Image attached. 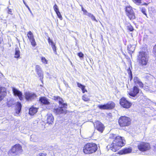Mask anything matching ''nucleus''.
<instances>
[{"mask_svg":"<svg viewBox=\"0 0 156 156\" xmlns=\"http://www.w3.org/2000/svg\"><path fill=\"white\" fill-rule=\"evenodd\" d=\"M20 52L18 48L15 49V57L16 58H19L20 56Z\"/></svg>","mask_w":156,"mask_h":156,"instance_id":"obj_25","label":"nucleus"},{"mask_svg":"<svg viewBox=\"0 0 156 156\" xmlns=\"http://www.w3.org/2000/svg\"><path fill=\"white\" fill-rule=\"evenodd\" d=\"M22 151L21 146L19 144H16L9 151L8 154L9 156H16L21 153Z\"/></svg>","mask_w":156,"mask_h":156,"instance_id":"obj_5","label":"nucleus"},{"mask_svg":"<svg viewBox=\"0 0 156 156\" xmlns=\"http://www.w3.org/2000/svg\"><path fill=\"white\" fill-rule=\"evenodd\" d=\"M23 2L24 4L26 6V5H27V4L26 3V2L24 1V0L23 1Z\"/></svg>","mask_w":156,"mask_h":156,"instance_id":"obj_52","label":"nucleus"},{"mask_svg":"<svg viewBox=\"0 0 156 156\" xmlns=\"http://www.w3.org/2000/svg\"><path fill=\"white\" fill-rule=\"evenodd\" d=\"M132 151V149L130 147L126 148L122 150L121 153L122 154H125L130 153Z\"/></svg>","mask_w":156,"mask_h":156,"instance_id":"obj_22","label":"nucleus"},{"mask_svg":"<svg viewBox=\"0 0 156 156\" xmlns=\"http://www.w3.org/2000/svg\"><path fill=\"white\" fill-rule=\"evenodd\" d=\"M5 89L4 87H0V101H1L6 95Z\"/></svg>","mask_w":156,"mask_h":156,"instance_id":"obj_17","label":"nucleus"},{"mask_svg":"<svg viewBox=\"0 0 156 156\" xmlns=\"http://www.w3.org/2000/svg\"><path fill=\"white\" fill-rule=\"evenodd\" d=\"M139 92V88L135 86L133 89H131L129 93V94L130 96L133 97L134 99H135L136 98L135 97Z\"/></svg>","mask_w":156,"mask_h":156,"instance_id":"obj_11","label":"nucleus"},{"mask_svg":"<svg viewBox=\"0 0 156 156\" xmlns=\"http://www.w3.org/2000/svg\"><path fill=\"white\" fill-rule=\"evenodd\" d=\"M82 10L84 12V14L85 15L87 12V11L86 10L84 9L83 7L82 8Z\"/></svg>","mask_w":156,"mask_h":156,"instance_id":"obj_45","label":"nucleus"},{"mask_svg":"<svg viewBox=\"0 0 156 156\" xmlns=\"http://www.w3.org/2000/svg\"><path fill=\"white\" fill-rule=\"evenodd\" d=\"M46 154L45 153H40L37 156H46Z\"/></svg>","mask_w":156,"mask_h":156,"instance_id":"obj_40","label":"nucleus"},{"mask_svg":"<svg viewBox=\"0 0 156 156\" xmlns=\"http://www.w3.org/2000/svg\"><path fill=\"white\" fill-rule=\"evenodd\" d=\"M94 125L96 129L98 131L102 133L104 129V125L100 122L97 121L95 122Z\"/></svg>","mask_w":156,"mask_h":156,"instance_id":"obj_13","label":"nucleus"},{"mask_svg":"<svg viewBox=\"0 0 156 156\" xmlns=\"http://www.w3.org/2000/svg\"><path fill=\"white\" fill-rule=\"evenodd\" d=\"M22 105L20 102H18L16 105V113L17 114L20 113Z\"/></svg>","mask_w":156,"mask_h":156,"instance_id":"obj_23","label":"nucleus"},{"mask_svg":"<svg viewBox=\"0 0 156 156\" xmlns=\"http://www.w3.org/2000/svg\"><path fill=\"white\" fill-rule=\"evenodd\" d=\"M127 72L128 73V74H129V73H130V72H132L131 70H130V68L129 67L128 69H127Z\"/></svg>","mask_w":156,"mask_h":156,"instance_id":"obj_51","label":"nucleus"},{"mask_svg":"<svg viewBox=\"0 0 156 156\" xmlns=\"http://www.w3.org/2000/svg\"><path fill=\"white\" fill-rule=\"evenodd\" d=\"M137 147L138 150L142 152L148 151L151 149L150 143L147 142H140L138 144Z\"/></svg>","mask_w":156,"mask_h":156,"instance_id":"obj_6","label":"nucleus"},{"mask_svg":"<svg viewBox=\"0 0 156 156\" xmlns=\"http://www.w3.org/2000/svg\"><path fill=\"white\" fill-rule=\"evenodd\" d=\"M119 103L122 107L126 108H129L132 105V103L124 97L120 99Z\"/></svg>","mask_w":156,"mask_h":156,"instance_id":"obj_9","label":"nucleus"},{"mask_svg":"<svg viewBox=\"0 0 156 156\" xmlns=\"http://www.w3.org/2000/svg\"><path fill=\"white\" fill-rule=\"evenodd\" d=\"M52 49L54 51V53H55V54H57V52H56V47H55L54 48H52Z\"/></svg>","mask_w":156,"mask_h":156,"instance_id":"obj_47","label":"nucleus"},{"mask_svg":"<svg viewBox=\"0 0 156 156\" xmlns=\"http://www.w3.org/2000/svg\"><path fill=\"white\" fill-rule=\"evenodd\" d=\"M77 86L81 89L83 93H84L85 92H87V90L85 89V86L84 85L78 82L77 83Z\"/></svg>","mask_w":156,"mask_h":156,"instance_id":"obj_24","label":"nucleus"},{"mask_svg":"<svg viewBox=\"0 0 156 156\" xmlns=\"http://www.w3.org/2000/svg\"><path fill=\"white\" fill-rule=\"evenodd\" d=\"M90 18L92 20L95 21L96 22L97 21V20H96L95 16L93 15L91 16Z\"/></svg>","mask_w":156,"mask_h":156,"instance_id":"obj_42","label":"nucleus"},{"mask_svg":"<svg viewBox=\"0 0 156 156\" xmlns=\"http://www.w3.org/2000/svg\"><path fill=\"white\" fill-rule=\"evenodd\" d=\"M77 55L80 58H83L84 56L83 54L81 52L78 53Z\"/></svg>","mask_w":156,"mask_h":156,"instance_id":"obj_39","label":"nucleus"},{"mask_svg":"<svg viewBox=\"0 0 156 156\" xmlns=\"http://www.w3.org/2000/svg\"><path fill=\"white\" fill-rule=\"evenodd\" d=\"M51 149L53 151V154L56 153V152L59 151V150L58 149V146H55L54 147H52Z\"/></svg>","mask_w":156,"mask_h":156,"instance_id":"obj_27","label":"nucleus"},{"mask_svg":"<svg viewBox=\"0 0 156 156\" xmlns=\"http://www.w3.org/2000/svg\"><path fill=\"white\" fill-rule=\"evenodd\" d=\"M153 51L156 53V44L153 47Z\"/></svg>","mask_w":156,"mask_h":156,"instance_id":"obj_48","label":"nucleus"},{"mask_svg":"<svg viewBox=\"0 0 156 156\" xmlns=\"http://www.w3.org/2000/svg\"><path fill=\"white\" fill-rule=\"evenodd\" d=\"M133 2L137 5H142L141 0H133Z\"/></svg>","mask_w":156,"mask_h":156,"instance_id":"obj_31","label":"nucleus"},{"mask_svg":"<svg viewBox=\"0 0 156 156\" xmlns=\"http://www.w3.org/2000/svg\"><path fill=\"white\" fill-rule=\"evenodd\" d=\"M8 12L9 14H12V10L11 9H9Z\"/></svg>","mask_w":156,"mask_h":156,"instance_id":"obj_41","label":"nucleus"},{"mask_svg":"<svg viewBox=\"0 0 156 156\" xmlns=\"http://www.w3.org/2000/svg\"><path fill=\"white\" fill-rule=\"evenodd\" d=\"M149 112L151 116H153L156 115V110L153 108L151 109Z\"/></svg>","mask_w":156,"mask_h":156,"instance_id":"obj_28","label":"nucleus"},{"mask_svg":"<svg viewBox=\"0 0 156 156\" xmlns=\"http://www.w3.org/2000/svg\"><path fill=\"white\" fill-rule=\"evenodd\" d=\"M115 106V104L112 101L108 102L106 104L103 105H99L98 106V108L101 109L109 110L113 108Z\"/></svg>","mask_w":156,"mask_h":156,"instance_id":"obj_8","label":"nucleus"},{"mask_svg":"<svg viewBox=\"0 0 156 156\" xmlns=\"http://www.w3.org/2000/svg\"><path fill=\"white\" fill-rule=\"evenodd\" d=\"M27 36L30 40V41L33 40L34 38L33 33L31 31H29L27 34Z\"/></svg>","mask_w":156,"mask_h":156,"instance_id":"obj_26","label":"nucleus"},{"mask_svg":"<svg viewBox=\"0 0 156 156\" xmlns=\"http://www.w3.org/2000/svg\"><path fill=\"white\" fill-rule=\"evenodd\" d=\"M53 8H54V10L55 12H57L59 11L58 6H57V5H56V4H55L54 5V6H53Z\"/></svg>","mask_w":156,"mask_h":156,"instance_id":"obj_36","label":"nucleus"},{"mask_svg":"<svg viewBox=\"0 0 156 156\" xmlns=\"http://www.w3.org/2000/svg\"><path fill=\"white\" fill-rule=\"evenodd\" d=\"M2 39L0 38V44H1L2 42Z\"/></svg>","mask_w":156,"mask_h":156,"instance_id":"obj_53","label":"nucleus"},{"mask_svg":"<svg viewBox=\"0 0 156 156\" xmlns=\"http://www.w3.org/2000/svg\"><path fill=\"white\" fill-rule=\"evenodd\" d=\"M124 145L122 138L120 136H117L115 137L112 144L107 146V148L108 150H111L115 152Z\"/></svg>","mask_w":156,"mask_h":156,"instance_id":"obj_2","label":"nucleus"},{"mask_svg":"<svg viewBox=\"0 0 156 156\" xmlns=\"http://www.w3.org/2000/svg\"><path fill=\"white\" fill-rule=\"evenodd\" d=\"M97 145L93 143L86 144L83 148V152L85 154H90L95 152L97 150Z\"/></svg>","mask_w":156,"mask_h":156,"instance_id":"obj_3","label":"nucleus"},{"mask_svg":"<svg viewBox=\"0 0 156 156\" xmlns=\"http://www.w3.org/2000/svg\"><path fill=\"white\" fill-rule=\"evenodd\" d=\"M14 105V103L12 101H9L7 103V106L9 107H12Z\"/></svg>","mask_w":156,"mask_h":156,"instance_id":"obj_29","label":"nucleus"},{"mask_svg":"<svg viewBox=\"0 0 156 156\" xmlns=\"http://www.w3.org/2000/svg\"><path fill=\"white\" fill-rule=\"evenodd\" d=\"M47 122L49 124H52L54 120V117L51 113L48 114L47 115Z\"/></svg>","mask_w":156,"mask_h":156,"instance_id":"obj_18","label":"nucleus"},{"mask_svg":"<svg viewBox=\"0 0 156 156\" xmlns=\"http://www.w3.org/2000/svg\"><path fill=\"white\" fill-rule=\"evenodd\" d=\"M83 100L86 101H88L90 100L89 98L86 95L84 94L82 97Z\"/></svg>","mask_w":156,"mask_h":156,"instance_id":"obj_30","label":"nucleus"},{"mask_svg":"<svg viewBox=\"0 0 156 156\" xmlns=\"http://www.w3.org/2000/svg\"><path fill=\"white\" fill-rule=\"evenodd\" d=\"M30 41L31 42L32 45L33 46H34V47L35 46L36 44V43L35 42V39L34 38V39H33V40H31Z\"/></svg>","mask_w":156,"mask_h":156,"instance_id":"obj_35","label":"nucleus"},{"mask_svg":"<svg viewBox=\"0 0 156 156\" xmlns=\"http://www.w3.org/2000/svg\"><path fill=\"white\" fill-rule=\"evenodd\" d=\"M25 98L27 100H32L37 97V95L34 93L27 92L25 93Z\"/></svg>","mask_w":156,"mask_h":156,"instance_id":"obj_12","label":"nucleus"},{"mask_svg":"<svg viewBox=\"0 0 156 156\" xmlns=\"http://www.w3.org/2000/svg\"><path fill=\"white\" fill-rule=\"evenodd\" d=\"M129 78L130 81H131L133 79V76L132 72H130L129 73Z\"/></svg>","mask_w":156,"mask_h":156,"instance_id":"obj_38","label":"nucleus"},{"mask_svg":"<svg viewBox=\"0 0 156 156\" xmlns=\"http://www.w3.org/2000/svg\"><path fill=\"white\" fill-rule=\"evenodd\" d=\"M37 108L32 107L29 110V114L31 115H33L37 112Z\"/></svg>","mask_w":156,"mask_h":156,"instance_id":"obj_21","label":"nucleus"},{"mask_svg":"<svg viewBox=\"0 0 156 156\" xmlns=\"http://www.w3.org/2000/svg\"><path fill=\"white\" fill-rule=\"evenodd\" d=\"M127 29L130 31H133L134 29L133 27L130 24L127 25Z\"/></svg>","mask_w":156,"mask_h":156,"instance_id":"obj_32","label":"nucleus"},{"mask_svg":"<svg viewBox=\"0 0 156 156\" xmlns=\"http://www.w3.org/2000/svg\"><path fill=\"white\" fill-rule=\"evenodd\" d=\"M35 70L40 79H42L43 77V72L41 67L39 65H36Z\"/></svg>","mask_w":156,"mask_h":156,"instance_id":"obj_14","label":"nucleus"},{"mask_svg":"<svg viewBox=\"0 0 156 156\" xmlns=\"http://www.w3.org/2000/svg\"><path fill=\"white\" fill-rule=\"evenodd\" d=\"M85 15L87 16L90 17L91 16L93 15V14H91V13L88 12H87Z\"/></svg>","mask_w":156,"mask_h":156,"instance_id":"obj_43","label":"nucleus"},{"mask_svg":"<svg viewBox=\"0 0 156 156\" xmlns=\"http://www.w3.org/2000/svg\"><path fill=\"white\" fill-rule=\"evenodd\" d=\"M131 121L129 118L126 116H122L119 119V123L120 126H126L129 125Z\"/></svg>","mask_w":156,"mask_h":156,"instance_id":"obj_7","label":"nucleus"},{"mask_svg":"<svg viewBox=\"0 0 156 156\" xmlns=\"http://www.w3.org/2000/svg\"><path fill=\"white\" fill-rule=\"evenodd\" d=\"M26 7L28 8V9L30 11V12L31 14H32V12H31L30 8H29V7L28 6V5H26Z\"/></svg>","mask_w":156,"mask_h":156,"instance_id":"obj_50","label":"nucleus"},{"mask_svg":"<svg viewBox=\"0 0 156 156\" xmlns=\"http://www.w3.org/2000/svg\"><path fill=\"white\" fill-rule=\"evenodd\" d=\"M140 9H141V12L144 14L145 15V16H147V14L146 12V9H145V8L143 7V8H140Z\"/></svg>","mask_w":156,"mask_h":156,"instance_id":"obj_33","label":"nucleus"},{"mask_svg":"<svg viewBox=\"0 0 156 156\" xmlns=\"http://www.w3.org/2000/svg\"><path fill=\"white\" fill-rule=\"evenodd\" d=\"M12 90L14 95L15 96H17L20 100H23V94L20 90L15 87H12Z\"/></svg>","mask_w":156,"mask_h":156,"instance_id":"obj_15","label":"nucleus"},{"mask_svg":"<svg viewBox=\"0 0 156 156\" xmlns=\"http://www.w3.org/2000/svg\"><path fill=\"white\" fill-rule=\"evenodd\" d=\"M144 5H147V3H145Z\"/></svg>","mask_w":156,"mask_h":156,"instance_id":"obj_54","label":"nucleus"},{"mask_svg":"<svg viewBox=\"0 0 156 156\" xmlns=\"http://www.w3.org/2000/svg\"><path fill=\"white\" fill-rule=\"evenodd\" d=\"M48 42L50 44H52V42H53L50 39L49 37L48 38Z\"/></svg>","mask_w":156,"mask_h":156,"instance_id":"obj_44","label":"nucleus"},{"mask_svg":"<svg viewBox=\"0 0 156 156\" xmlns=\"http://www.w3.org/2000/svg\"><path fill=\"white\" fill-rule=\"evenodd\" d=\"M56 13L57 16H58V17L61 20H62V17L59 11H58V12H56Z\"/></svg>","mask_w":156,"mask_h":156,"instance_id":"obj_37","label":"nucleus"},{"mask_svg":"<svg viewBox=\"0 0 156 156\" xmlns=\"http://www.w3.org/2000/svg\"><path fill=\"white\" fill-rule=\"evenodd\" d=\"M135 49V46L134 45L129 44L128 46L127 50L128 52L130 54H131L134 51Z\"/></svg>","mask_w":156,"mask_h":156,"instance_id":"obj_20","label":"nucleus"},{"mask_svg":"<svg viewBox=\"0 0 156 156\" xmlns=\"http://www.w3.org/2000/svg\"><path fill=\"white\" fill-rule=\"evenodd\" d=\"M33 136L32 135V136H31V138H32V137H33Z\"/></svg>","mask_w":156,"mask_h":156,"instance_id":"obj_55","label":"nucleus"},{"mask_svg":"<svg viewBox=\"0 0 156 156\" xmlns=\"http://www.w3.org/2000/svg\"><path fill=\"white\" fill-rule=\"evenodd\" d=\"M39 101L42 105H49L50 104L48 100L44 97H40L39 99Z\"/></svg>","mask_w":156,"mask_h":156,"instance_id":"obj_16","label":"nucleus"},{"mask_svg":"<svg viewBox=\"0 0 156 156\" xmlns=\"http://www.w3.org/2000/svg\"><path fill=\"white\" fill-rule=\"evenodd\" d=\"M126 14L130 20H134L135 18L134 13L131 7L127 6L126 9Z\"/></svg>","mask_w":156,"mask_h":156,"instance_id":"obj_10","label":"nucleus"},{"mask_svg":"<svg viewBox=\"0 0 156 156\" xmlns=\"http://www.w3.org/2000/svg\"><path fill=\"white\" fill-rule=\"evenodd\" d=\"M133 80L134 83L136 84H138L139 86L141 88H143V84L140 81V79L136 77H135L133 78Z\"/></svg>","mask_w":156,"mask_h":156,"instance_id":"obj_19","label":"nucleus"},{"mask_svg":"<svg viewBox=\"0 0 156 156\" xmlns=\"http://www.w3.org/2000/svg\"><path fill=\"white\" fill-rule=\"evenodd\" d=\"M54 100H57L59 103L58 108L53 109V112L56 115H65L67 113L66 109L67 106L66 103H64L62 98L59 97H54Z\"/></svg>","mask_w":156,"mask_h":156,"instance_id":"obj_1","label":"nucleus"},{"mask_svg":"<svg viewBox=\"0 0 156 156\" xmlns=\"http://www.w3.org/2000/svg\"><path fill=\"white\" fill-rule=\"evenodd\" d=\"M51 47L52 48H54L56 47L55 44L54 42H52V44H51Z\"/></svg>","mask_w":156,"mask_h":156,"instance_id":"obj_46","label":"nucleus"},{"mask_svg":"<svg viewBox=\"0 0 156 156\" xmlns=\"http://www.w3.org/2000/svg\"><path fill=\"white\" fill-rule=\"evenodd\" d=\"M42 62L45 64H47L48 61L46 60V59L45 58V57H42L41 59Z\"/></svg>","mask_w":156,"mask_h":156,"instance_id":"obj_34","label":"nucleus"},{"mask_svg":"<svg viewBox=\"0 0 156 156\" xmlns=\"http://www.w3.org/2000/svg\"><path fill=\"white\" fill-rule=\"evenodd\" d=\"M154 150L156 151V144L153 146Z\"/></svg>","mask_w":156,"mask_h":156,"instance_id":"obj_49","label":"nucleus"},{"mask_svg":"<svg viewBox=\"0 0 156 156\" xmlns=\"http://www.w3.org/2000/svg\"><path fill=\"white\" fill-rule=\"evenodd\" d=\"M140 63L142 66H146L148 60V55L145 51H140L138 56Z\"/></svg>","mask_w":156,"mask_h":156,"instance_id":"obj_4","label":"nucleus"}]
</instances>
